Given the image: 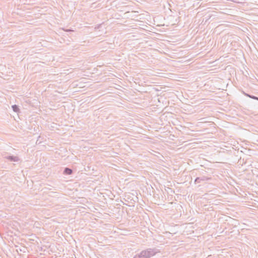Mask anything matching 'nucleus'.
Segmentation results:
<instances>
[{"label":"nucleus","mask_w":258,"mask_h":258,"mask_svg":"<svg viewBox=\"0 0 258 258\" xmlns=\"http://www.w3.org/2000/svg\"><path fill=\"white\" fill-rule=\"evenodd\" d=\"M159 252V250L157 248H148L135 255L133 258H150Z\"/></svg>","instance_id":"f257e3e1"},{"label":"nucleus","mask_w":258,"mask_h":258,"mask_svg":"<svg viewBox=\"0 0 258 258\" xmlns=\"http://www.w3.org/2000/svg\"><path fill=\"white\" fill-rule=\"evenodd\" d=\"M4 158L11 162H18L20 160V159L18 157L13 155L5 156Z\"/></svg>","instance_id":"f03ea898"},{"label":"nucleus","mask_w":258,"mask_h":258,"mask_svg":"<svg viewBox=\"0 0 258 258\" xmlns=\"http://www.w3.org/2000/svg\"><path fill=\"white\" fill-rule=\"evenodd\" d=\"M201 179H200V180H201H201H202V181H204V180H208V179H209V178H207V177H205V176L201 177Z\"/></svg>","instance_id":"0eeeda50"},{"label":"nucleus","mask_w":258,"mask_h":258,"mask_svg":"<svg viewBox=\"0 0 258 258\" xmlns=\"http://www.w3.org/2000/svg\"><path fill=\"white\" fill-rule=\"evenodd\" d=\"M72 172L73 170L71 169L68 167L65 168L63 170V174L66 175H71L72 173Z\"/></svg>","instance_id":"7ed1b4c3"},{"label":"nucleus","mask_w":258,"mask_h":258,"mask_svg":"<svg viewBox=\"0 0 258 258\" xmlns=\"http://www.w3.org/2000/svg\"><path fill=\"white\" fill-rule=\"evenodd\" d=\"M200 179H201V177H197L195 180V183H199L200 182Z\"/></svg>","instance_id":"423d86ee"},{"label":"nucleus","mask_w":258,"mask_h":258,"mask_svg":"<svg viewBox=\"0 0 258 258\" xmlns=\"http://www.w3.org/2000/svg\"><path fill=\"white\" fill-rule=\"evenodd\" d=\"M65 31L66 32H72V31H73V30H71V29H66Z\"/></svg>","instance_id":"6e6552de"},{"label":"nucleus","mask_w":258,"mask_h":258,"mask_svg":"<svg viewBox=\"0 0 258 258\" xmlns=\"http://www.w3.org/2000/svg\"><path fill=\"white\" fill-rule=\"evenodd\" d=\"M13 111L15 112H18L19 111V106L17 105H13L12 106Z\"/></svg>","instance_id":"39448f33"},{"label":"nucleus","mask_w":258,"mask_h":258,"mask_svg":"<svg viewBox=\"0 0 258 258\" xmlns=\"http://www.w3.org/2000/svg\"><path fill=\"white\" fill-rule=\"evenodd\" d=\"M40 136H39V137H38V139H37V141H36V144L37 143V142H38L39 140H40Z\"/></svg>","instance_id":"1a4fd4ad"},{"label":"nucleus","mask_w":258,"mask_h":258,"mask_svg":"<svg viewBox=\"0 0 258 258\" xmlns=\"http://www.w3.org/2000/svg\"><path fill=\"white\" fill-rule=\"evenodd\" d=\"M244 94L247 96V97H248L249 98H251V99H254V100H258V97H256V96H253V95H250V94H248L247 93H244Z\"/></svg>","instance_id":"20e7f679"}]
</instances>
